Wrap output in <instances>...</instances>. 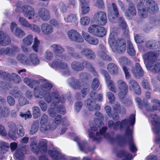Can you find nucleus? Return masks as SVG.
<instances>
[{"label":"nucleus","mask_w":160,"mask_h":160,"mask_svg":"<svg viewBox=\"0 0 160 160\" xmlns=\"http://www.w3.org/2000/svg\"><path fill=\"white\" fill-rule=\"evenodd\" d=\"M149 119L153 126V131L157 134L155 142L157 143H160V117L156 114H151Z\"/></svg>","instance_id":"nucleus-4"},{"label":"nucleus","mask_w":160,"mask_h":160,"mask_svg":"<svg viewBox=\"0 0 160 160\" xmlns=\"http://www.w3.org/2000/svg\"><path fill=\"white\" fill-rule=\"evenodd\" d=\"M82 35L83 38L89 44L94 45L98 44V40L96 37L91 36L84 31H82Z\"/></svg>","instance_id":"nucleus-23"},{"label":"nucleus","mask_w":160,"mask_h":160,"mask_svg":"<svg viewBox=\"0 0 160 160\" xmlns=\"http://www.w3.org/2000/svg\"><path fill=\"white\" fill-rule=\"evenodd\" d=\"M132 129L128 128L126 131V134L129 138L128 142L130 149L132 152H134L136 151L137 149L132 140Z\"/></svg>","instance_id":"nucleus-32"},{"label":"nucleus","mask_w":160,"mask_h":160,"mask_svg":"<svg viewBox=\"0 0 160 160\" xmlns=\"http://www.w3.org/2000/svg\"><path fill=\"white\" fill-rule=\"evenodd\" d=\"M117 84L118 88V95L120 100L122 102L124 99L128 91V86L126 83L122 80H118L117 81Z\"/></svg>","instance_id":"nucleus-10"},{"label":"nucleus","mask_w":160,"mask_h":160,"mask_svg":"<svg viewBox=\"0 0 160 160\" xmlns=\"http://www.w3.org/2000/svg\"><path fill=\"white\" fill-rule=\"evenodd\" d=\"M80 1V5L81 10L82 14L84 15L88 12L90 10V8L88 5L89 0H82Z\"/></svg>","instance_id":"nucleus-37"},{"label":"nucleus","mask_w":160,"mask_h":160,"mask_svg":"<svg viewBox=\"0 0 160 160\" xmlns=\"http://www.w3.org/2000/svg\"><path fill=\"white\" fill-rule=\"evenodd\" d=\"M59 58L58 60H56L53 61L52 63L50 64V66L53 68H60L62 74L67 76L69 75L70 72L68 68L67 64L63 62Z\"/></svg>","instance_id":"nucleus-6"},{"label":"nucleus","mask_w":160,"mask_h":160,"mask_svg":"<svg viewBox=\"0 0 160 160\" xmlns=\"http://www.w3.org/2000/svg\"><path fill=\"white\" fill-rule=\"evenodd\" d=\"M145 0H134V2L137 3L138 13L141 18H146L148 13H154L158 10L157 4L153 1L149 0L144 4Z\"/></svg>","instance_id":"nucleus-2"},{"label":"nucleus","mask_w":160,"mask_h":160,"mask_svg":"<svg viewBox=\"0 0 160 160\" xmlns=\"http://www.w3.org/2000/svg\"><path fill=\"white\" fill-rule=\"evenodd\" d=\"M32 48L33 50L36 52H40L42 50V48L40 46V42L38 40L37 37H35L34 38Z\"/></svg>","instance_id":"nucleus-45"},{"label":"nucleus","mask_w":160,"mask_h":160,"mask_svg":"<svg viewBox=\"0 0 160 160\" xmlns=\"http://www.w3.org/2000/svg\"><path fill=\"white\" fill-rule=\"evenodd\" d=\"M13 34L19 38H22L25 35L24 31L19 28L16 29V31Z\"/></svg>","instance_id":"nucleus-63"},{"label":"nucleus","mask_w":160,"mask_h":160,"mask_svg":"<svg viewBox=\"0 0 160 160\" xmlns=\"http://www.w3.org/2000/svg\"><path fill=\"white\" fill-rule=\"evenodd\" d=\"M78 18L77 15L74 14H70L64 18V20L66 22L75 23L78 22Z\"/></svg>","instance_id":"nucleus-40"},{"label":"nucleus","mask_w":160,"mask_h":160,"mask_svg":"<svg viewBox=\"0 0 160 160\" xmlns=\"http://www.w3.org/2000/svg\"><path fill=\"white\" fill-rule=\"evenodd\" d=\"M119 25L122 28L123 31L125 35H127L128 33V30L127 28L126 22L124 21L123 18L122 17L119 18L118 20Z\"/></svg>","instance_id":"nucleus-49"},{"label":"nucleus","mask_w":160,"mask_h":160,"mask_svg":"<svg viewBox=\"0 0 160 160\" xmlns=\"http://www.w3.org/2000/svg\"><path fill=\"white\" fill-rule=\"evenodd\" d=\"M99 47L100 49L98 53V55L103 59L109 61H111V58L106 53V49L104 46L102 44H100Z\"/></svg>","instance_id":"nucleus-36"},{"label":"nucleus","mask_w":160,"mask_h":160,"mask_svg":"<svg viewBox=\"0 0 160 160\" xmlns=\"http://www.w3.org/2000/svg\"><path fill=\"white\" fill-rule=\"evenodd\" d=\"M9 148L8 143L3 141L0 142V159L2 158L3 154L8 151Z\"/></svg>","instance_id":"nucleus-39"},{"label":"nucleus","mask_w":160,"mask_h":160,"mask_svg":"<svg viewBox=\"0 0 160 160\" xmlns=\"http://www.w3.org/2000/svg\"><path fill=\"white\" fill-rule=\"evenodd\" d=\"M30 148L32 152L35 154H38L40 151L41 153H44L47 151L46 143L43 141L39 143L38 146L36 142H33L30 144Z\"/></svg>","instance_id":"nucleus-11"},{"label":"nucleus","mask_w":160,"mask_h":160,"mask_svg":"<svg viewBox=\"0 0 160 160\" xmlns=\"http://www.w3.org/2000/svg\"><path fill=\"white\" fill-rule=\"evenodd\" d=\"M24 82L30 87L32 88L36 84H38V82L37 80L29 79L28 78L24 79Z\"/></svg>","instance_id":"nucleus-52"},{"label":"nucleus","mask_w":160,"mask_h":160,"mask_svg":"<svg viewBox=\"0 0 160 160\" xmlns=\"http://www.w3.org/2000/svg\"><path fill=\"white\" fill-rule=\"evenodd\" d=\"M16 58L17 60L24 64L27 65V64L29 63L28 61L27 62L28 57L22 53L18 54Z\"/></svg>","instance_id":"nucleus-43"},{"label":"nucleus","mask_w":160,"mask_h":160,"mask_svg":"<svg viewBox=\"0 0 160 160\" xmlns=\"http://www.w3.org/2000/svg\"><path fill=\"white\" fill-rule=\"evenodd\" d=\"M92 94V92H90V98L85 102V104L90 111L95 110H99L100 108L99 105L97 104L95 106V98H93Z\"/></svg>","instance_id":"nucleus-21"},{"label":"nucleus","mask_w":160,"mask_h":160,"mask_svg":"<svg viewBox=\"0 0 160 160\" xmlns=\"http://www.w3.org/2000/svg\"><path fill=\"white\" fill-rule=\"evenodd\" d=\"M10 42V39L8 35L3 31L0 30V45L2 46L8 45Z\"/></svg>","instance_id":"nucleus-30"},{"label":"nucleus","mask_w":160,"mask_h":160,"mask_svg":"<svg viewBox=\"0 0 160 160\" xmlns=\"http://www.w3.org/2000/svg\"><path fill=\"white\" fill-rule=\"evenodd\" d=\"M52 50L56 53H61L64 51V49L60 45L54 44L50 46Z\"/></svg>","instance_id":"nucleus-47"},{"label":"nucleus","mask_w":160,"mask_h":160,"mask_svg":"<svg viewBox=\"0 0 160 160\" xmlns=\"http://www.w3.org/2000/svg\"><path fill=\"white\" fill-rule=\"evenodd\" d=\"M44 98L45 101L47 103L52 102L51 104H53V105H56V103H58L60 102H63L64 101V98L60 97L57 92H52L48 94L45 93Z\"/></svg>","instance_id":"nucleus-9"},{"label":"nucleus","mask_w":160,"mask_h":160,"mask_svg":"<svg viewBox=\"0 0 160 160\" xmlns=\"http://www.w3.org/2000/svg\"><path fill=\"white\" fill-rule=\"evenodd\" d=\"M136 11L134 5L132 3L129 4V7L128 10L125 12V15L127 17H131L135 15Z\"/></svg>","instance_id":"nucleus-42"},{"label":"nucleus","mask_w":160,"mask_h":160,"mask_svg":"<svg viewBox=\"0 0 160 160\" xmlns=\"http://www.w3.org/2000/svg\"><path fill=\"white\" fill-rule=\"evenodd\" d=\"M40 30L43 34L46 35L51 34L53 31V28L50 24L47 23H42L40 25Z\"/></svg>","instance_id":"nucleus-27"},{"label":"nucleus","mask_w":160,"mask_h":160,"mask_svg":"<svg viewBox=\"0 0 160 160\" xmlns=\"http://www.w3.org/2000/svg\"><path fill=\"white\" fill-rule=\"evenodd\" d=\"M107 130V127H103L100 130V133L97 132L95 134L94 133L90 132L88 135L89 137L90 138L92 139L93 141L99 142L101 140L102 137L103 136L111 142H112V138L110 137L108 133L104 134V132Z\"/></svg>","instance_id":"nucleus-7"},{"label":"nucleus","mask_w":160,"mask_h":160,"mask_svg":"<svg viewBox=\"0 0 160 160\" xmlns=\"http://www.w3.org/2000/svg\"><path fill=\"white\" fill-rule=\"evenodd\" d=\"M98 26V25L95 24L90 25L88 29V32L95 36Z\"/></svg>","instance_id":"nucleus-57"},{"label":"nucleus","mask_w":160,"mask_h":160,"mask_svg":"<svg viewBox=\"0 0 160 160\" xmlns=\"http://www.w3.org/2000/svg\"><path fill=\"white\" fill-rule=\"evenodd\" d=\"M45 93L41 88L38 90L36 88H34V95L35 97L37 98L41 99L43 97V95Z\"/></svg>","instance_id":"nucleus-51"},{"label":"nucleus","mask_w":160,"mask_h":160,"mask_svg":"<svg viewBox=\"0 0 160 160\" xmlns=\"http://www.w3.org/2000/svg\"><path fill=\"white\" fill-rule=\"evenodd\" d=\"M9 93L16 98L20 97L19 102L21 105L23 106L28 103V102L24 97H21L22 94V93L17 89H16V88L12 90Z\"/></svg>","instance_id":"nucleus-25"},{"label":"nucleus","mask_w":160,"mask_h":160,"mask_svg":"<svg viewBox=\"0 0 160 160\" xmlns=\"http://www.w3.org/2000/svg\"><path fill=\"white\" fill-rule=\"evenodd\" d=\"M118 157H123V160H130L132 158V155L125 151H122L117 155Z\"/></svg>","instance_id":"nucleus-48"},{"label":"nucleus","mask_w":160,"mask_h":160,"mask_svg":"<svg viewBox=\"0 0 160 160\" xmlns=\"http://www.w3.org/2000/svg\"><path fill=\"white\" fill-rule=\"evenodd\" d=\"M58 112V107L56 105L51 104L50 108L48 110L49 115L52 118H54L56 116V112Z\"/></svg>","instance_id":"nucleus-44"},{"label":"nucleus","mask_w":160,"mask_h":160,"mask_svg":"<svg viewBox=\"0 0 160 160\" xmlns=\"http://www.w3.org/2000/svg\"><path fill=\"white\" fill-rule=\"evenodd\" d=\"M130 89L138 95L141 93V89L137 82L134 80L131 79L128 82Z\"/></svg>","instance_id":"nucleus-33"},{"label":"nucleus","mask_w":160,"mask_h":160,"mask_svg":"<svg viewBox=\"0 0 160 160\" xmlns=\"http://www.w3.org/2000/svg\"><path fill=\"white\" fill-rule=\"evenodd\" d=\"M93 19L98 24L104 26L107 22L106 14L102 11L97 12L94 14Z\"/></svg>","instance_id":"nucleus-12"},{"label":"nucleus","mask_w":160,"mask_h":160,"mask_svg":"<svg viewBox=\"0 0 160 160\" xmlns=\"http://www.w3.org/2000/svg\"><path fill=\"white\" fill-rule=\"evenodd\" d=\"M40 131L43 133H45L49 130H51V124L50 125L48 122V116L43 114L41 117L40 121Z\"/></svg>","instance_id":"nucleus-14"},{"label":"nucleus","mask_w":160,"mask_h":160,"mask_svg":"<svg viewBox=\"0 0 160 160\" xmlns=\"http://www.w3.org/2000/svg\"><path fill=\"white\" fill-rule=\"evenodd\" d=\"M127 52L130 56H134L135 54V51L131 42L128 41L127 42Z\"/></svg>","instance_id":"nucleus-55"},{"label":"nucleus","mask_w":160,"mask_h":160,"mask_svg":"<svg viewBox=\"0 0 160 160\" xmlns=\"http://www.w3.org/2000/svg\"><path fill=\"white\" fill-rule=\"evenodd\" d=\"M107 69L111 75L116 74L118 72V67L114 63H111L108 64L107 66Z\"/></svg>","instance_id":"nucleus-41"},{"label":"nucleus","mask_w":160,"mask_h":160,"mask_svg":"<svg viewBox=\"0 0 160 160\" xmlns=\"http://www.w3.org/2000/svg\"><path fill=\"white\" fill-rule=\"evenodd\" d=\"M67 51L69 54V56L63 54L59 56L60 58L63 60L67 61L70 60L72 57H77L79 58L80 57V56L77 55L76 53H73V50L71 47H68L67 48Z\"/></svg>","instance_id":"nucleus-34"},{"label":"nucleus","mask_w":160,"mask_h":160,"mask_svg":"<svg viewBox=\"0 0 160 160\" xmlns=\"http://www.w3.org/2000/svg\"><path fill=\"white\" fill-rule=\"evenodd\" d=\"M85 65L90 71L93 72L95 71L94 69L92 67V65L86 62H84L82 63H81L79 62H74L71 64V67L72 69L77 71L83 70Z\"/></svg>","instance_id":"nucleus-15"},{"label":"nucleus","mask_w":160,"mask_h":160,"mask_svg":"<svg viewBox=\"0 0 160 160\" xmlns=\"http://www.w3.org/2000/svg\"><path fill=\"white\" fill-rule=\"evenodd\" d=\"M112 9L109 8L108 16L109 19L111 22L115 23L117 21L119 12L117 7L115 3H112Z\"/></svg>","instance_id":"nucleus-16"},{"label":"nucleus","mask_w":160,"mask_h":160,"mask_svg":"<svg viewBox=\"0 0 160 160\" xmlns=\"http://www.w3.org/2000/svg\"><path fill=\"white\" fill-rule=\"evenodd\" d=\"M116 30L115 28L111 30L108 42L113 52L115 53L123 52L126 49V41L124 39H117Z\"/></svg>","instance_id":"nucleus-3"},{"label":"nucleus","mask_w":160,"mask_h":160,"mask_svg":"<svg viewBox=\"0 0 160 160\" xmlns=\"http://www.w3.org/2000/svg\"><path fill=\"white\" fill-rule=\"evenodd\" d=\"M100 72L105 77V82L108 88L111 91L115 92L116 91V88L114 83L110 79V77L108 73L106 71L103 70H101Z\"/></svg>","instance_id":"nucleus-17"},{"label":"nucleus","mask_w":160,"mask_h":160,"mask_svg":"<svg viewBox=\"0 0 160 160\" xmlns=\"http://www.w3.org/2000/svg\"><path fill=\"white\" fill-rule=\"evenodd\" d=\"M113 108L115 113L114 114V116H112V118L115 119H117L118 118V113L124 114L126 112V109L123 106H120L118 103L114 104L113 106Z\"/></svg>","instance_id":"nucleus-29"},{"label":"nucleus","mask_w":160,"mask_h":160,"mask_svg":"<svg viewBox=\"0 0 160 160\" xmlns=\"http://www.w3.org/2000/svg\"><path fill=\"white\" fill-rule=\"evenodd\" d=\"M96 117L94 120V123H91L90 124V127L91 130L92 131H96L98 129V128L100 126L103 125V124L102 122L103 120V117L102 114L99 112H97L95 114Z\"/></svg>","instance_id":"nucleus-13"},{"label":"nucleus","mask_w":160,"mask_h":160,"mask_svg":"<svg viewBox=\"0 0 160 160\" xmlns=\"http://www.w3.org/2000/svg\"><path fill=\"white\" fill-rule=\"evenodd\" d=\"M62 123L63 126H67L69 124V122L65 118L61 119V116L58 115L55 118L54 121L51 124V130H53L57 127L58 125Z\"/></svg>","instance_id":"nucleus-22"},{"label":"nucleus","mask_w":160,"mask_h":160,"mask_svg":"<svg viewBox=\"0 0 160 160\" xmlns=\"http://www.w3.org/2000/svg\"><path fill=\"white\" fill-rule=\"evenodd\" d=\"M19 48L16 46L11 48H2L0 49V55L5 54L9 56L13 57L16 53L19 52Z\"/></svg>","instance_id":"nucleus-20"},{"label":"nucleus","mask_w":160,"mask_h":160,"mask_svg":"<svg viewBox=\"0 0 160 160\" xmlns=\"http://www.w3.org/2000/svg\"><path fill=\"white\" fill-rule=\"evenodd\" d=\"M18 21L21 25L25 27L28 28L30 24L26 19L22 17L19 18Z\"/></svg>","instance_id":"nucleus-61"},{"label":"nucleus","mask_w":160,"mask_h":160,"mask_svg":"<svg viewBox=\"0 0 160 160\" xmlns=\"http://www.w3.org/2000/svg\"><path fill=\"white\" fill-rule=\"evenodd\" d=\"M146 45L148 48L156 49L155 51L150 52L144 54L143 58L145 62H148L146 65L150 71L154 73L160 72V63L156 61L160 60V42L151 40L147 42Z\"/></svg>","instance_id":"nucleus-1"},{"label":"nucleus","mask_w":160,"mask_h":160,"mask_svg":"<svg viewBox=\"0 0 160 160\" xmlns=\"http://www.w3.org/2000/svg\"><path fill=\"white\" fill-rule=\"evenodd\" d=\"M33 40V37L31 34L28 35L23 39V43L21 45V48L24 52H28V49L26 47L32 44Z\"/></svg>","instance_id":"nucleus-28"},{"label":"nucleus","mask_w":160,"mask_h":160,"mask_svg":"<svg viewBox=\"0 0 160 160\" xmlns=\"http://www.w3.org/2000/svg\"><path fill=\"white\" fill-rule=\"evenodd\" d=\"M132 72L134 76L137 78L142 77L143 75V71L138 63L136 64L135 67L132 70Z\"/></svg>","instance_id":"nucleus-38"},{"label":"nucleus","mask_w":160,"mask_h":160,"mask_svg":"<svg viewBox=\"0 0 160 160\" xmlns=\"http://www.w3.org/2000/svg\"><path fill=\"white\" fill-rule=\"evenodd\" d=\"M67 34L69 38L72 41L78 42H82L84 41L83 38L75 30L72 29L68 31Z\"/></svg>","instance_id":"nucleus-19"},{"label":"nucleus","mask_w":160,"mask_h":160,"mask_svg":"<svg viewBox=\"0 0 160 160\" xmlns=\"http://www.w3.org/2000/svg\"><path fill=\"white\" fill-rule=\"evenodd\" d=\"M69 82L71 86L75 89L80 88L81 85L82 84L79 81L74 78L70 79Z\"/></svg>","instance_id":"nucleus-50"},{"label":"nucleus","mask_w":160,"mask_h":160,"mask_svg":"<svg viewBox=\"0 0 160 160\" xmlns=\"http://www.w3.org/2000/svg\"><path fill=\"white\" fill-rule=\"evenodd\" d=\"M38 16L42 20L47 21L50 18V13L49 11L46 8L40 9L38 12Z\"/></svg>","instance_id":"nucleus-31"},{"label":"nucleus","mask_w":160,"mask_h":160,"mask_svg":"<svg viewBox=\"0 0 160 160\" xmlns=\"http://www.w3.org/2000/svg\"><path fill=\"white\" fill-rule=\"evenodd\" d=\"M0 77L5 79H6L7 78H9V80H13L16 83H19L21 81L20 78L15 73H12L10 75L9 74H8L6 72H3L0 70Z\"/></svg>","instance_id":"nucleus-24"},{"label":"nucleus","mask_w":160,"mask_h":160,"mask_svg":"<svg viewBox=\"0 0 160 160\" xmlns=\"http://www.w3.org/2000/svg\"><path fill=\"white\" fill-rule=\"evenodd\" d=\"M74 140L77 142L80 149L81 151L83 150L86 142L85 141L81 142L80 138L78 137H76L74 138Z\"/></svg>","instance_id":"nucleus-58"},{"label":"nucleus","mask_w":160,"mask_h":160,"mask_svg":"<svg viewBox=\"0 0 160 160\" xmlns=\"http://www.w3.org/2000/svg\"><path fill=\"white\" fill-rule=\"evenodd\" d=\"M52 87V86L51 84L46 81L41 85V88L45 93L48 92V91Z\"/></svg>","instance_id":"nucleus-54"},{"label":"nucleus","mask_w":160,"mask_h":160,"mask_svg":"<svg viewBox=\"0 0 160 160\" xmlns=\"http://www.w3.org/2000/svg\"><path fill=\"white\" fill-rule=\"evenodd\" d=\"M9 128L8 132V135L12 140L15 141L17 139V136L16 126L15 124L12 122H9L8 124Z\"/></svg>","instance_id":"nucleus-26"},{"label":"nucleus","mask_w":160,"mask_h":160,"mask_svg":"<svg viewBox=\"0 0 160 160\" xmlns=\"http://www.w3.org/2000/svg\"><path fill=\"white\" fill-rule=\"evenodd\" d=\"M90 20V18L88 17H83L80 19V23L83 26H87L89 24Z\"/></svg>","instance_id":"nucleus-60"},{"label":"nucleus","mask_w":160,"mask_h":160,"mask_svg":"<svg viewBox=\"0 0 160 160\" xmlns=\"http://www.w3.org/2000/svg\"><path fill=\"white\" fill-rule=\"evenodd\" d=\"M107 32V30L105 28L99 26L95 36L103 37L106 35Z\"/></svg>","instance_id":"nucleus-46"},{"label":"nucleus","mask_w":160,"mask_h":160,"mask_svg":"<svg viewBox=\"0 0 160 160\" xmlns=\"http://www.w3.org/2000/svg\"><path fill=\"white\" fill-rule=\"evenodd\" d=\"M29 63L27 64V65H30L32 64L37 65L39 63V59L36 53H32L28 55V61Z\"/></svg>","instance_id":"nucleus-35"},{"label":"nucleus","mask_w":160,"mask_h":160,"mask_svg":"<svg viewBox=\"0 0 160 160\" xmlns=\"http://www.w3.org/2000/svg\"><path fill=\"white\" fill-rule=\"evenodd\" d=\"M24 154L22 149H18L14 154V158L17 160H22L24 159Z\"/></svg>","instance_id":"nucleus-53"},{"label":"nucleus","mask_w":160,"mask_h":160,"mask_svg":"<svg viewBox=\"0 0 160 160\" xmlns=\"http://www.w3.org/2000/svg\"><path fill=\"white\" fill-rule=\"evenodd\" d=\"M135 123V115L131 114L128 121L127 120H124L122 121L121 123L118 121L117 122L115 123L114 124L112 121H109L108 122V126L113 127L114 129H117L120 128L121 129L130 125H133Z\"/></svg>","instance_id":"nucleus-5"},{"label":"nucleus","mask_w":160,"mask_h":160,"mask_svg":"<svg viewBox=\"0 0 160 160\" xmlns=\"http://www.w3.org/2000/svg\"><path fill=\"white\" fill-rule=\"evenodd\" d=\"M22 9L24 16L28 19H33L35 15L34 8L31 6L25 5L23 6Z\"/></svg>","instance_id":"nucleus-18"},{"label":"nucleus","mask_w":160,"mask_h":160,"mask_svg":"<svg viewBox=\"0 0 160 160\" xmlns=\"http://www.w3.org/2000/svg\"><path fill=\"white\" fill-rule=\"evenodd\" d=\"M28 28L33 32L38 33H39L41 32L40 28L38 26L34 24H30Z\"/></svg>","instance_id":"nucleus-56"},{"label":"nucleus","mask_w":160,"mask_h":160,"mask_svg":"<svg viewBox=\"0 0 160 160\" xmlns=\"http://www.w3.org/2000/svg\"><path fill=\"white\" fill-rule=\"evenodd\" d=\"M32 113L34 118H37L40 115V110L38 107L35 106L32 108Z\"/></svg>","instance_id":"nucleus-62"},{"label":"nucleus","mask_w":160,"mask_h":160,"mask_svg":"<svg viewBox=\"0 0 160 160\" xmlns=\"http://www.w3.org/2000/svg\"><path fill=\"white\" fill-rule=\"evenodd\" d=\"M151 102L153 103V105L152 107L153 110H157L159 107V110L160 111V101L157 99H153L152 100Z\"/></svg>","instance_id":"nucleus-59"},{"label":"nucleus","mask_w":160,"mask_h":160,"mask_svg":"<svg viewBox=\"0 0 160 160\" xmlns=\"http://www.w3.org/2000/svg\"><path fill=\"white\" fill-rule=\"evenodd\" d=\"M18 136L22 137L24 135V131L22 126L19 125L16 127V131Z\"/></svg>","instance_id":"nucleus-64"},{"label":"nucleus","mask_w":160,"mask_h":160,"mask_svg":"<svg viewBox=\"0 0 160 160\" xmlns=\"http://www.w3.org/2000/svg\"><path fill=\"white\" fill-rule=\"evenodd\" d=\"M48 153L53 160H75L74 158L67 156L61 153L59 149L54 148L49 150Z\"/></svg>","instance_id":"nucleus-8"}]
</instances>
